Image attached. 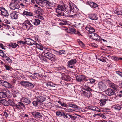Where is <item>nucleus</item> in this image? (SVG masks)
I'll use <instances>...</instances> for the list:
<instances>
[{"label":"nucleus","instance_id":"nucleus-20","mask_svg":"<svg viewBox=\"0 0 122 122\" xmlns=\"http://www.w3.org/2000/svg\"><path fill=\"white\" fill-rule=\"evenodd\" d=\"M88 16V17L91 20H95L98 19V17L94 14H89Z\"/></svg>","mask_w":122,"mask_h":122},{"label":"nucleus","instance_id":"nucleus-5","mask_svg":"<svg viewBox=\"0 0 122 122\" xmlns=\"http://www.w3.org/2000/svg\"><path fill=\"white\" fill-rule=\"evenodd\" d=\"M21 85L25 87H28L30 89H33L34 87V85L29 81H23L20 82Z\"/></svg>","mask_w":122,"mask_h":122},{"label":"nucleus","instance_id":"nucleus-12","mask_svg":"<svg viewBox=\"0 0 122 122\" xmlns=\"http://www.w3.org/2000/svg\"><path fill=\"white\" fill-rule=\"evenodd\" d=\"M71 12L74 13H77L79 9L77 8V6L73 3H71Z\"/></svg>","mask_w":122,"mask_h":122},{"label":"nucleus","instance_id":"nucleus-26","mask_svg":"<svg viewBox=\"0 0 122 122\" xmlns=\"http://www.w3.org/2000/svg\"><path fill=\"white\" fill-rule=\"evenodd\" d=\"M31 21L35 25L37 26L39 25L41 21L38 19H36L34 20H32Z\"/></svg>","mask_w":122,"mask_h":122},{"label":"nucleus","instance_id":"nucleus-41","mask_svg":"<svg viewBox=\"0 0 122 122\" xmlns=\"http://www.w3.org/2000/svg\"><path fill=\"white\" fill-rule=\"evenodd\" d=\"M40 103L37 100L33 101L32 104L35 107L37 106L38 104Z\"/></svg>","mask_w":122,"mask_h":122},{"label":"nucleus","instance_id":"nucleus-46","mask_svg":"<svg viewBox=\"0 0 122 122\" xmlns=\"http://www.w3.org/2000/svg\"><path fill=\"white\" fill-rule=\"evenodd\" d=\"M65 51L64 50H60L58 52V53L60 55H61L62 54H65Z\"/></svg>","mask_w":122,"mask_h":122},{"label":"nucleus","instance_id":"nucleus-37","mask_svg":"<svg viewBox=\"0 0 122 122\" xmlns=\"http://www.w3.org/2000/svg\"><path fill=\"white\" fill-rule=\"evenodd\" d=\"M106 101L107 100L106 99H101L100 100V105L102 106H103L106 104Z\"/></svg>","mask_w":122,"mask_h":122},{"label":"nucleus","instance_id":"nucleus-11","mask_svg":"<svg viewBox=\"0 0 122 122\" xmlns=\"http://www.w3.org/2000/svg\"><path fill=\"white\" fill-rule=\"evenodd\" d=\"M76 61L75 59H73L69 61L68 62V67L71 68L73 67V65L76 63Z\"/></svg>","mask_w":122,"mask_h":122},{"label":"nucleus","instance_id":"nucleus-56","mask_svg":"<svg viewBox=\"0 0 122 122\" xmlns=\"http://www.w3.org/2000/svg\"><path fill=\"white\" fill-rule=\"evenodd\" d=\"M5 9L3 7H0V11H1V13L3 12Z\"/></svg>","mask_w":122,"mask_h":122},{"label":"nucleus","instance_id":"nucleus-34","mask_svg":"<svg viewBox=\"0 0 122 122\" xmlns=\"http://www.w3.org/2000/svg\"><path fill=\"white\" fill-rule=\"evenodd\" d=\"M9 46L10 47H11L12 48H15L18 46V44L15 43H10L9 44Z\"/></svg>","mask_w":122,"mask_h":122},{"label":"nucleus","instance_id":"nucleus-29","mask_svg":"<svg viewBox=\"0 0 122 122\" xmlns=\"http://www.w3.org/2000/svg\"><path fill=\"white\" fill-rule=\"evenodd\" d=\"M114 10V12L115 14L119 15H122V12L120 10H119L117 8H115Z\"/></svg>","mask_w":122,"mask_h":122},{"label":"nucleus","instance_id":"nucleus-64","mask_svg":"<svg viewBox=\"0 0 122 122\" xmlns=\"http://www.w3.org/2000/svg\"><path fill=\"white\" fill-rule=\"evenodd\" d=\"M5 115V116L6 117H7L9 115L6 112H4V114L3 115Z\"/></svg>","mask_w":122,"mask_h":122},{"label":"nucleus","instance_id":"nucleus-38","mask_svg":"<svg viewBox=\"0 0 122 122\" xmlns=\"http://www.w3.org/2000/svg\"><path fill=\"white\" fill-rule=\"evenodd\" d=\"M75 14L72 15H69L70 17L72 18L78 17H79V15L77 13H75Z\"/></svg>","mask_w":122,"mask_h":122},{"label":"nucleus","instance_id":"nucleus-36","mask_svg":"<svg viewBox=\"0 0 122 122\" xmlns=\"http://www.w3.org/2000/svg\"><path fill=\"white\" fill-rule=\"evenodd\" d=\"M39 3L41 4V5H39L41 7L44 6L45 5V2L44 1L47 2V1L46 0H39Z\"/></svg>","mask_w":122,"mask_h":122},{"label":"nucleus","instance_id":"nucleus-25","mask_svg":"<svg viewBox=\"0 0 122 122\" xmlns=\"http://www.w3.org/2000/svg\"><path fill=\"white\" fill-rule=\"evenodd\" d=\"M7 106L10 105L13 107H15V104L11 99H9L7 101Z\"/></svg>","mask_w":122,"mask_h":122},{"label":"nucleus","instance_id":"nucleus-45","mask_svg":"<svg viewBox=\"0 0 122 122\" xmlns=\"http://www.w3.org/2000/svg\"><path fill=\"white\" fill-rule=\"evenodd\" d=\"M66 111L67 112H72L75 111V110L74 109H66Z\"/></svg>","mask_w":122,"mask_h":122},{"label":"nucleus","instance_id":"nucleus-21","mask_svg":"<svg viewBox=\"0 0 122 122\" xmlns=\"http://www.w3.org/2000/svg\"><path fill=\"white\" fill-rule=\"evenodd\" d=\"M87 3L91 7L93 8H95L97 7L98 5L96 3L88 1Z\"/></svg>","mask_w":122,"mask_h":122},{"label":"nucleus","instance_id":"nucleus-44","mask_svg":"<svg viewBox=\"0 0 122 122\" xmlns=\"http://www.w3.org/2000/svg\"><path fill=\"white\" fill-rule=\"evenodd\" d=\"M5 55H6L4 53L3 51L1 50H0V56H1L2 57H4Z\"/></svg>","mask_w":122,"mask_h":122},{"label":"nucleus","instance_id":"nucleus-54","mask_svg":"<svg viewBox=\"0 0 122 122\" xmlns=\"http://www.w3.org/2000/svg\"><path fill=\"white\" fill-rule=\"evenodd\" d=\"M56 115L58 116H61L62 114V112H61L59 111H57L56 113Z\"/></svg>","mask_w":122,"mask_h":122},{"label":"nucleus","instance_id":"nucleus-22","mask_svg":"<svg viewBox=\"0 0 122 122\" xmlns=\"http://www.w3.org/2000/svg\"><path fill=\"white\" fill-rule=\"evenodd\" d=\"M76 78L78 82H81L84 79L85 77L83 75H79L77 76Z\"/></svg>","mask_w":122,"mask_h":122},{"label":"nucleus","instance_id":"nucleus-2","mask_svg":"<svg viewBox=\"0 0 122 122\" xmlns=\"http://www.w3.org/2000/svg\"><path fill=\"white\" fill-rule=\"evenodd\" d=\"M92 91L91 89L88 87L86 89H83L80 92L82 96L89 98L92 97V94L91 91Z\"/></svg>","mask_w":122,"mask_h":122},{"label":"nucleus","instance_id":"nucleus-15","mask_svg":"<svg viewBox=\"0 0 122 122\" xmlns=\"http://www.w3.org/2000/svg\"><path fill=\"white\" fill-rule=\"evenodd\" d=\"M18 12L16 11H13L10 14V15L11 19H16L18 18Z\"/></svg>","mask_w":122,"mask_h":122},{"label":"nucleus","instance_id":"nucleus-31","mask_svg":"<svg viewBox=\"0 0 122 122\" xmlns=\"http://www.w3.org/2000/svg\"><path fill=\"white\" fill-rule=\"evenodd\" d=\"M0 84L5 87H6L8 84V82L3 80H0Z\"/></svg>","mask_w":122,"mask_h":122},{"label":"nucleus","instance_id":"nucleus-1","mask_svg":"<svg viewBox=\"0 0 122 122\" xmlns=\"http://www.w3.org/2000/svg\"><path fill=\"white\" fill-rule=\"evenodd\" d=\"M65 6L64 5V7L63 5H58L56 9V12L58 13L56 15L57 16L59 17L60 16H63L67 17L68 16L67 14L66 13V12L64 11V7H65Z\"/></svg>","mask_w":122,"mask_h":122},{"label":"nucleus","instance_id":"nucleus-17","mask_svg":"<svg viewBox=\"0 0 122 122\" xmlns=\"http://www.w3.org/2000/svg\"><path fill=\"white\" fill-rule=\"evenodd\" d=\"M85 29L88 31L89 33L92 34L95 31V29L89 25H87L85 27Z\"/></svg>","mask_w":122,"mask_h":122},{"label":"nucleus","instance_id":"nucleus-49","mask_svg":"<svg viewBox=\"0 0 122 122\" xmlns=\"http://www.w3.org/2000/svg\"><path fill=\"white\" fill-rule=\"evenodd\" d=\"M13 87V86L11 84L8 82V84L6 86L7 88H12Z\"/></svg>","mask_w":122,"mask_h":122},{"label":"nucleus","instance_id":"nucleus-48","mask_svg":"<svg viewBox=\"0 0 122 122\" xmlns=\"http://www.w3.org/2000/svg\"><path fill=\"white\" fill-rule=\"evenodd\" d=\"M46 85L47 86V87H52L53 86V84L49 82L47 83L46 84Z\"/></svg>","mask_w":122,"mask_h":122},{"label":"nucleus","instance_id":"nucleus-35","mask_svg":"<svg viewBox=\"0 0 122 122\" xmlns=\"http://www.w3.org/2000/svg\"><path fill=\"white\" fill-rule=\"evenodd\" d=\"M36 46V47L38 49L40 50H43V48H44L43 46L40 44L37 43L36 42L35 44Z\"/></svg>","mask_w":122,"mask_h":122},{"label":"nucleus","instance_id":"nucleus-59","mask_svg":"<svg viewBox=\"0 0 122 122\" xmlns=\"http://www.w3.org/2000/svg\"><path fill=\"white\" fill-rule=\"evenodd\" d=\"M48 2L47 1V4H48V5H47V7L49 8V9H52V8H53V6H51L50 5H49L48 3Z\"/></svg>","mask_w":122,"mask_h":122},{"label":"nucleus","instance_id":"nucleus-42","mask_svg":"<svg viewBox=\"0 0 122 122\" xmlns=\"http://www.w3.org/2000/svg\"><path fill=\"white\" fill-rule=\"evenodd\" d=\"M1 14L3 15L4 16H8V12L6 10H5Z\"/></svg>","mask_w":122,"mask_h":122},{"label":"nucleus","instance_id":"nucleus-4","mask_svg":"<svg viewBox=\"0 0 122 122\" xmlns=\"http://www.w3.org/2000/svg\"><path fill=\"white\" fill-rule=\"evenodd\" d=\"M22 26L26 28L28 30H31L33 29L34 27L31 23L28 20H25L22 24Z\"/></svg>","mask_w":122,"mask_h":122},{"label":"nucleus","instance_id":"nucleus-3","mask_svg":"<svg viewBox=\"0 0 122 122\" xmlns=\"http://www.w3.org/2000/svg\"><path fill=\"white\" fill-rule=\"evenodd\" d=\"M15 109L19 112L24 111L26 109L25 105L21 102L17 103L15 106Z\"/></svg>","mask_w":122,"mask_h":122},{"label":"nucleus","instance_id":"nucleus-9","mask_svg":"<svg viewBox=\"0 0 122 122\" xmlns=\"http://www.w3.org/2000/svg\"><path fill=\"white\" fill-rule=\"evenodd\" d=\"M98 86L100 90L103 91L107 88V86L102 81L99 82L98 84Z\"/></svg>","mask_w":122,"mask_h":122},{"label":"nucleus","instance_id":"nucleus-39","mask_svg":"<svg viewBox=\"0 0 122 122\" xmlns=\"http://www.w3.org/2000/svg\"><path fill=\"white\" fill-rule=\"evenodd\" d=\"M113 107L114 109L118 110H120L121 108V107L119 105H114Z\"/></svg>","mask_w":122,"mask_h":122},{"label":"nucleus","instance_id":"nucleus-19","mask_svg":"<svg viewBox=\"0 0 122 122\" xmlns=\"http://www.w3.org/2000/svg\"><path fill=\"white\" fill-rule=\"evenodd\" d=\"M109 82V85L111 88L113 89L114 90H117L118 88L117 86L112 83L109 80H108Z\"/></svg>","mask_w":122,"mask_h":122},{"label":"nucleus","instance_id":"nucleus-30","mask_svg":"<svg viewBox=\"0 0 122 122\" xmlns=\"http://www.w3.org/2000/svg\"><path fill=\"white\" fill-rule=\"evenodd\" d=\"M62 79L66 81H70L71 80V78L67 75H64L62 76Z\"/></svg>","mask_w":122,"mask_h":122},{"label":"nucleus","instance_id":"nucleus-27","mask_svg":"<svg viewBox=\"0 0 122 122\" xmlns=\"http://www.w3.org/2000/svg\"><path fill=\"white\" fill-rule=\"evenodd\" d=\"M71 2H69V7H67L65 8V11L68 13H71V6H70L71 5Z\"/></svg>","mask_w":122,"mask_h":122},{"label":"nucleus","instance_id":"nucleus-7","mask_svg":"<svg viewBox=\"0 0 122 122\" xmlns=\"http://www.w3.org/2000/svg\"><path fill=\"white\" fill-rule=\"evenodd\" d=\"M10 9L14 10L15 9H18L20 7L19 4L16 2H12L10 5Z\"/></svg>","mask_w":122,"mask_h":122},{"label":"nucleus","instance_id":"nucleus-14","mask_svg":"<svg viewBox=\"0 0 122 122\" xmlns=\"http://www.w3.org/2000/svg\"><path fill=\"white\" fill-rule=\"evenodd\" d=\"M105 93L108 95L110 96L113 95H115L116 93L114 90L111 89H108L105 91Z\"/></svg>","mask_w":122,"mask_h":122},{"label":"nucleus","instance_id":"nucleus-58","mask_svg":"<svg viewBox=\"0 0 122 122\" xmlns=\"http://www.w3.org/2000/svg\"><path fill=\"white\" fill-rule=\"evenodd\" d=\"M61 105L65 107H66L67 106V105L64 102H62Z\"/></svg>","mask_w":122,"mask_h":122},{"label":"nucleus","instance_id":"nucleus-47","mask_svg":"<svg viewBox=\"0 0 122 122\" xmlns=\"http://www.w3.org/2000/svg\"><path fill=\"white\" fill-rule=\"evenodd\" d=\"M67 23V21L66 20H65L64 21L63 23L60 22L59 24L61 25H65Z\"/></svg>","mask_w":122,"mask_h":122},{"label":"nucleus","instance_id":"nucleus-23","mask_svg":"<svg viewBox=\"0 0 122 122\" xmlns=\"http://www.w3.org/2000/svg\"><path fill=\"white\" fill-rule=\"evenodd\" d=\"M22 102L27 104H29L31 103V101L29 99L26 97H23L21 99Z\"/></svg>","mask_w":122,"mask_h":122},{"label":"nucleus","instance_id":"nucleus-51","mask_svg":"<svg viewBox=\"0 0 122 122\" xmlns=\"http://www.w3.org/2000/svg\"><path fill=\"white\" fill-rule=\"evenodd\" d=\"M5 67L6 69L8 70H10L11 68V67L8 65H5Z\"/></svg>","mask_w":122,"mask_h":122},{"label":"nucleus","instance_id":"nucleus-16","mask_svg":"<svg viewBox=\"0 0 122 122\" xmlns=\"http://www.w3.org/2000/svg\"><path fill=\"white\" fill-rule=\"evenodd\" d=\"M45 57L50 60L51 61H53V55L49 52H47L44 54Z\"/></svg>","mask_w":122,"mask_h":122},{"label":"nucleus","instance_id":"nucleus-63","mask_svg":"<svg viewBox=\"0 0 122 122\" xmlns=\"http://www.w3.org/2000/svg\"><path fill=\"white\" fill-rule=\"evenodd\" d=\"M5 46L3 45L1 43L0 44V47H1L2 49H5L4 48V47Z\"/></svg>","mask_w":122,"mask_h":122},{"label":"nucleus","instance_id":"nucleus-32","mask_svg":"<svg viewBox=\"0 0 122 122\" xmlns=\"http://www.w3.org/2000/svg\"><path fill=\"white\" fill-rule=\"evenodd\" d=\"M23 14L24 15H25L26 16H33V13L31 12L27 11H24L23 12Z\"/></svg>","mask_w":122,"mask_h":122},{"label":"nucleus","instance_id":"nucleus-43","mask_svg":"<svg viewBox=\"0 0 122 122\" xmlns=\"http://www.w3.org/2000/svg\"><path fill=\"white\" fill-rule=\"evenodd\" d=\"M96 107L95 106H89L88 107V108L89 109H91L93 111H94L95 110H96Z\"/></svg>","mask_w":122,"mask_h":122},{"label":"nucleus","instance_id":"nucleus-40","mask_svg":"<svg viewBox=\"0 0 122 122\" xmlns=\"http://www.w3.org/2000/svg\"><path fill=\"white\" fill-rule=\"evenodd\" d=\"M34 12L35 14H36V15H37V16H38V15H42V12H41L37 10L34 11Z\"/></svg>","mask_w":122,"mask_h":122},{"label":"nucleus","instance_id":"nucleus-10","mask_svg":"<svg viewBox=\"0 0 122 122\" xmlns=\"http://www.w3.org/2000/svg\"><path fill=\"white\" fill-rule=\"evenodd\" d=\"M26 44L30 45H35L36 42L30 39L26 38L25 39Z\"/></svg>","mask_w":122,"mask_h":122},{"label":"nucleus","instance_id":"nucleus-24","mask_svg":"<svg viewBox=\"0 0 122 122\" xmlns=\"http://www.w3.org/2000/svg\"><path fill=\"white\" fill-rule=\"evenodd\" d=\"M3 58H4V61L5 62L7 63H11L12 61V60L9 57L7 56L6 55H5L4 57Z\"/></svg>","mask_w":122,"mask_h":122},{"label":"nucleus","instance_id":"nucleus-53","mask_svg":"<svg viewBox=\"0 0 122 122\" xmlns=\"http://www.w3.org/2000/svg\"><path fill=\"white\" fill-rule=\"evenodd\" d=\"M37 10L42 13L43 12V10L39 7H38L37 9Z\"/></svg>","mask_w":122,"mask_h":122},{"label":"nucleus","instance_id":"nucleus-28","mask_svg":"<svg viewBox=\"0 0 122 122\" xmlns=\"http://www.w3.org/2000/svg\"><path fill=\"white\" fill-rule=\"evenodd\" d=\"M13 96L15 98H19L20 97V96H21V94L20 93L18 92L14 91L13 93Z\"/></svg>","mask_w":122,"mask_h":122},{"label":"nucleus","instance_id":"nucleus-6","mask_svg":"<svg viewBox=\"0 0 122 122\" xmlns=\"http://www.w3.org/2000/svg\"><path fill=\"white\" fill-rule=\"evenodd\" d=\"M32 116L37 119H41L43 117L42 113L37 111H35L31 113Z\"/></svg>","mask_w":122,"mask_h":122},{"label":"nucleus","instance_id":"nucleus-33","mask_svg":"<svg viewBox=\"0 0 122 122\" xmlns=\"http://www.w3.org/2000/svg\"><path fill=\"white\" fill-rule=\"evenodd\" d=\"M0 104H1L4 106H7V101L4 99L0 100Z\"/></svg>","mask_w":122,"mask_h":122},{"label":"nucleus","instance_id":"nucleus-57","mask_svg":"<svg viewBox=\"0 0 122 122\" xmlns=\"http://www.w3.org/2000/svg\"><path fill=\"white\" fill-rule=\"evenodd\" d=\"M79 45L82 46H85L84 44L83 43V42L81 41H80L79 42Z\"/></svg>","mask_w":122,"mask_h":122},{"label":"nucleus","instance_id":"nucleus-8","mask_svg":"<svg viewBox=\"0 0 122 122\" xmlns=\"http://www.w3.org/2000/svg\"><path fill=\"white\" fill-rule=\"evenodd\" d=\"M91 35L89 36L90 38L96 41L101 40V38L97 34L93 33Z\"/></svg>","mask_w":122,"mask_h":122},{"label":"nucleus","instance_id":"nucleus-50","mask_svg":"<svg viewBox=\"0 0 122 122\" xmlns=\"http://www.w3.org/2000/svg\"><path fill=\"white\" fill-rule=\"evenodd\" d=\"M90 82L91 83L93 84L95 82L96 80L93 78H91L89 80Z\"/></svg>","mask_w":122,"mask_h":122},{"label":"nucleus","instance_id":"nucleus-61","mask_svg":"<svg viewBox=\"0 0 122 122\" xmlns=\"http://www.w3.org/2000/svg\"><path fill=\"white\" fill-rule=\"evenodd\" d=\"M38 17L39 18L42 20H43L44 19V18L41 15H38Z\"/></svg>","mask_w":122,"mask_h":122},{"label":"nucleus","instance_id":"nucleus-18","mask_svg":"<svg viewBox=\"0 0 122 122\" xmlns=\"http://www.w3.org/2000/svg\"><path fill=\"white\" fill-rule=\"evenodd\" d=\"M37 100L40 103L42 102L45 100L46 98L42 96H35Z\"/></svg>","mask_w":122,"mask_h":122},{"label":"nucleus","instance_id":"nucleus-13","mask_svg":"<svg viewBox=\"0 0 122 122\" xmlns=\"http://www.w3.org/2000/svg\"><path fill=\"white\" fill-rule=\"evenodd\" d=\"M7 90L6 89H2L0 92V99L5 98L7 97Z\"/></svg>","mask_w":122,"mask_h":122},{"label":"nucleus","instance_id":"nucleus-60","mask_svg":"<svg viewBox=\"0 0 122 122\" xmlns=\"http://www.w3.org/2000/svg\"><path fill=\"white\" fill-rule=\"evenodd\" d=\"M69 116H70V117L72 119H73V120H75V119H76V117H74V116L71 115H69Z\"/></svg>","mask_w":122,"mask_h":122},{"label":"nucleus","instance_id":"nucleus-55","mask_svg":"<svg viewBox=\"0 0 122 122\" xmlns=\"http://www.w3.org/2000/svg\"><path fill=\"white\" fill-rule=\"evenodd\" d=\"M61 116H63L64 117V118H68V116L66 115V114H65L63 112H62V114H61Z\"/></svg>","mask_w":122,"mask_h":122},{"label":"nucleus","instance_id":"nucleus-62","mask_svg":"<svg viewBox=\"0 0 122 122\" xmlns=\"http://www.w3.org/2000/svg\"><path fill=\"white\" fill-rule=\"evenodd\" d=\"M18 43H19L20 44H26V43L25 42H24L21 41H20L18 42Z\"/></svg>","mask_w":122,"mask_h":122},{"label":"nucleus","instance_id":"nucleus-52","mask_svg":"<svg viewBox=\"0 0 122 122\" xmlns=\"http://www.w3.org/2000/svg\"><path fill=\"white\" fill-rule=\"evenodd\" d=\"M107 59L106 57H104L102 56V61L103 62H106Z\"/></svg>","mask_w":122,"mask_h":122}]
</instances>
